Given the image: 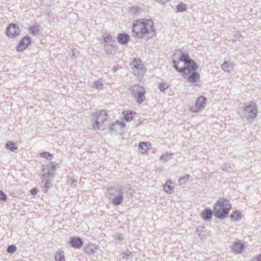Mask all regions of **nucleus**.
Segmentation results:
<instances>
[{
  "mask_svg": "<svg viewBox=\"0 0 261 261\" xmlns=\"http://www.w3.org/2000/svg\"><path fill=\"white\" fill-rule=\"evenodd\" d=\"M116 240H119V241H121L123 240V237L122 236V235L121 234H117L116 235Z\"/></svg>",
  "mask_w": 261,
  "mask_h": 261,
  "instance_id": "nucleus-45",
  "label": "nucleus"
},
{
  "mask_svg": "<svg viewBox=\"0 0 261 261\" xmlns=\"http://www.w3.org/2000/svg\"><path fill=\"white\" fill-rule=\"evenodd\" d=\"M16 250V247L13 244L10 245L8 246L7 251L10 254L14 253Z\"/></svg>",
  "mask_w": 261,
  "mask_h": 261,
  "instance_id": "nucleus-36",
  "label": "nucleus"
},
{
  "mask_svg": "<svg viewBox=\"0 0 261 261\" xmlns=\"http://www.w3.org/2000/svg\"><path fill=\"white\" fill-rule=\"evenodd\" d=\"M20 29L17 24L12 23L7 28L6 34L9 38L18 36L20 34Z\"/></svg>",
  "mask_w": 261,
  "mask_h": 261,
  "instance_id": "nucleus-9",
  "label": "nucleus"
},
{
  "mask_svg": "<svg viewBox=\"0 0 261 261\" xmlns=\"http://www.w3.org/2000/svg\"><path fill=\"white\" fill-rule=\"evenodd\" d=\"M68 243L71 247L80 249L83 246L84 241L83 239L79 237H71Z\"/></svg>",
  "mask_w": 261,
  "mask_h": 261,
  "instance_id": "nucleus-12",
  "label": "nucleus"
},
{
  "mask_svg": "<svg viewBox=\"0 0 261 261\" xmlns=\"http://www.w3.org/2000/svg\"><path fill=\"white\" fill-rule=\"evenodd\" d=\"M96 249V248L94 244L91 243H89L85 245L84 251L86 253L89 255H93L95 252Z\"/></svg>",
  "mask_w": 261,
  "mask_h": 261,
  "instance_id": "nucleus-17",
  "label": "nucleus"
},
{
  "mask_svg": "<svg viewBox=\"0 0 261 261\" xmlns=\"http://www.w3.org/2000/svg\"><path fill=\"white\" fill-rule=\"evenodd\" d=\"M103 87V84L99 81H96L94 82L93 87L96 89H101Z\"/></svg>",
  "mask_w": 261,
  "mask_h": 261,
  "instance_id": "nucleus-37",
  "label": "nucleus"
},
{
  "mask_svg": "<svg viewBox=\"0 0 261 261\" xmlns=\"http://www.w3.org/2000/svg\"><path fill=\"white\" fill-rule=\"evenodd\" d=\"M172 155V153H164L160 156V159L164 161L165 162H167V161L171 159Z\"/></svg>",
  "mask_w": 261,
  "mask_h": 261,
  "instance_id": "nucleus-35",
  "label": "nucleus"
},
{
  "mask_svg": "<svg viewBox=\"0 0 261 261\" xmlns=\"http://www.w3.org/2000/svg\"><path fill=\"white\" fill-rule=\"evenodd\" d=\"M231 204L226 198H220L214 207V211L209 208H205L201 213V217L205 222H210L213 215L217 218L223 220L227 217Z\"/></svg>",
  "mask_w": 261,
  "mask_h": 261,
  "instance_id": "nucleus-1",
  "label": "nucleus"
},
{
  "mask_svg": "<svg viewBox=\"0 0 261 261\" xmlns=\"http://www.w3.org/2000/svg\"><path fill=\"white\" fill-rule=\"evenodd\" d=\"M172 63L176 71L182 74L190 73L191 72L195 71L198 69L197 65L193 59L190 60L185 64L186 67H179L178 64L179 62H177L175 60H172Z\"/></svg>",
  "mask_w": 261,
  "mask_h": 261,
  "instance_id": "nucleus-5",
  "label": "nucleus"
},
{
  "mask_svg": "<svg viewBox=\"0 0 261 261\" xmlns=\"http://www.w3.org/2000/svg\"><path fill=\"white\" fill-rule=\"evenodd\" d=\"M245 248V245L241 242H236L230 246L231 251L234 254L241 253Z\"/></svg>",
  "mask_w": 261,
  "mask_h": 261,
  "instance_id": "nucleus-14",
  "label": "nucleus"
},
{
  "mask_svg": "<svg viewBox=\"0 0 261 261\" xmlns=\"http://www.w3.org/2000/svg\"><path fill=\"white\" fill-rule=\"evenodd\" d=\"M257 106L254 101L245 103L242 111L243 117L247 121H251L257 116Z\"/></svg>",
  "mask_w": 261,
  "mask_h": 261,
  "instance_id": "nucleus-4",
  "label": "nucleus"
},
{
  "mask_svg": "<svg viewBox=\"0 0 261 261\" xmlns=\"http://www.w3.org/2000/svg\"><path fill=\"white\" fill-rule=\"evenodd\" d=\"M31 37L29 35H26L19 41L18 45L16 47V50L18 52L24 50L31 43Z\"/></svg>",
  "mask_w": 261,
  "mask_h": 261,
  "instance_id": "nucleus-10",
  "label": "nucleus"
},
{
  "mask_svg": "<svg viewBox=\"0 0 261 261\" xmlns=\"http://www.w3.org/2000/svg\"><path fill=\"white\" fill-rule=\"evenodd\" d=\"M179 62H183L184 64L189 62L191 59L190 58L189 55L187 54L181 52L180 56L178 58Z\"/></svg>",
  "mask_w": 261,
  "mask_h": 261,
  "instance_id": "nucleus-26",
  "label": "nucleus"
},
{
  "mask_svg": "<svg viewBox=\"0 0 261 261\" xmlns=\"http://www.w3.org/2000/svg\"><path fill=\"white\" fill-rule=\"evenodd\" d=\"M135 114L136 113L133 111H124L123 112L124 119L127 122L130 121Z\"/></svg>",
  "mask_w": 261,
  "mask_h": 261,
  "instance_id": "nucleus-20",
  "label": "nucleus"
},
{
  "mask_svg": "<svg viewBox=\"0 0 261 261\" xmlns=\"http://www.w3.org/2000/svg\"><path fill=\"white\" fill-rule=\"evenodd\" d=\"M125 190L122 185L110 187L107 189V197L114 205H119L123 202Z\"/></svg>",
  "mask_w": 261,
  "mask_h": 261,
  "instance_id": "nucleus-3",
  "label": "nucleus"
},
{
  "mask_svg": "<svg viewBox=\"0 0 261 261\" xmlns=\"http://www.w3.org/2000/svg\"><path fill=\"white\" fill-rule=\"evenodd\" d=\"M38 191L37 189L36 188H34L30 191V193L32 195L35 196L38 193Z\"/></svg>",
  "mask_w": 261,
  "mask_h": 261,
  "instance_id": "nucleus-41",
  "label": "nucleus"
},
{
  "mask_svg": "<svg viewBox=\"0 0 261 261\" xmlns=\"http://www.w3.org/2000/svg\"><path fill=\"white\" fill-rule=\"evenodd\" d=\"M134 67L132 68L133 72L136 75H139L143 74L144 72V65L140 63V62H138L136 59L133 61Z\"/></svg>",
  "mask_w": 261,
  "mask_h": 261,
  "instance_id": "nucleus-11",
  "label": "nucleus"
},
{
  "mask_svg": "<svg viewBox=\"0 0 261 261\" xmlns=\"http://www.w3.org/2000/svg\"><path fill=\"white\" fill-rule=\"evenodd\" d=\"M116 39L120 44L126 45L129 42L130 37L126 33H119L117 36Z\"/></svg>",
  "mask_w": 261,
  "mask_h": 261,
  "instance_id": "nucleus-15",
  "label": "nucleus"
},
{
  "mask_svg": "<svg viewBox=\"0 0 261 261\" xmlns=\"http://www.w3.org/2000/svg\"><path fill=\"white\" fill-rule=\"evenodd\" d=\"M236 36H237V37H238L239 38H241V35L240 34H237V35Z\"/></svg>",
  "mask_w": 261,
  "mask_h": 261,
  "instance_id": "nucleus-47",
  "label": "nucleus"
},
{
  "mask_svg": "<svg viewBox=\"0 0 261 261\" xmlns=\"http://www.w3.org/2000/svg\"><path fill=\"white\" fill-rule=\"evenodd\" d=\"M41 158L46 159L47 160L50 161L54 158L53 154L48 152H42L40 154Z\"/></svg>",
  "mask_w": 261,
  "mask_h": 261,
  "instance_id": "nucleus-29",
  "label": "nucleus"
},
{
  "mask_svg": "<svg viewBox=\"0 0 261 261\" xmlns=\"http://www.w3.org/2000/svg\"><path fill=\"white\" fill-rule=\"evenodd\" d=\"M190 177V176L188 174L180 177L178 179V182H179L180 184H185L189 180Z\"/></svg>",
  "mask_w": 261,
  "mask_h": 261,
  "instance_id": "nucleus-34",
  "label": "nucleus"
},
{
  "mask_svg": "<svg viewBox=\"0 0 261 261\" xmlns=\"http://www.w3.org/2000/svg\"><path fill=\"white\" fill-rule=\"evenodd\" d=\"M250 261H261V254L254 256Z\"/></svg>",
  "mask_w": 261,
  "mask_h": 261,
  "instance_id": "nucleus-42",
  "label": "nucleus"
},
{
  "mask_svg": "<svg viewBox=\"0 0 261 261\" xmlns=\"http://www.w3.org/2000/svg\"><path fill=\"white\" fill-rule=\"evenodd\" d=\"M131 254V252L130 251H127V252H124L122 254V258L125 259V258H128V256Z\"/></svg>",
  "mask_w": 261,
  "mask_h": 261,
  "instance_id": "nucleus-43",
  "label": "nucleus"
},
{
  "mask_svg": "<svg viewBox=\"0 0 261 261\" xmlns=\"http://www.w3.org/2000/svg\"><path fill=\"white\" fill-rule=\"evenodd\" d=\"M77 181L74 178H72L70 180V185L73 186H75L77 185Z\"/></svg>",
  "mask_w": 261,
  "mask_h": 261,
  "instance_id": "nucleus-44",
  "label": "nucleus"
},
{
  "mask_svg": "<svg viewBox=\"0 0 261 261\" xmlns=\"http://www.w3.org/2000/svg\"><path fill=\"white\" fill-rule=\"evenodd\" d=\"M6 148L11 151H15L18 149V146L16 143L9 141L6 144Z\"/></svg>",
  "mask_w": 261,
  "mask_h": 261,
  "instance_id": "nucleus-24",
  "label": "nucleus"
},
{
  "mask_svg": "<svg viewBox=\"0 0 261 261\" xmlns=\"http://www.w3.org/2000/svg\"><path fill=\"white\" fill-rule=\"evenodd\" d=\"M125 126V124L124 122L117 120L111 124L109 129L111 133H112L113 132H118L121 130Z\"/></svg>",
  "mask_w": 261,
  "mask_h": 261,
  "instance_id": "nucleus-13",
  "label": "nucleus"
},
{
  "mask_svg": "<svg viewBox=\"0 0 261 261\" xmlns=\"http://www.w3.org/2000/svg\"><path fill=\"white\" fill-rule=\"evenodd\" d=\"M221 169L223 171H225L227 172H230L231 170V166L229 164H223L221 166Z\"/></svg>",
  "mask_w": 261,
  "mask_h": 261,
  "instance_id": "nucleus-39",
  "label": "nucleus"
},
{
  "mask_svg": "<svg viewBox=\"0 0 261 261\" xmlns=\"http://www.w3.org/2000/svg\"><path fill=\"white\" fill-rule=\"evenodd\" d=\"M172 182L170 180H168L164 186V190L168 193L171 194L173 192V187L171 186Z\"/></svg>",
  "mask_w": 261,
  "mask_h": 261,
  "instance_id": "nucleus-23",
  "label": "nucleus"
},
{
  "mask_svg": "<svg viewBox=\"0 0 261 261\" xmlns=\"http://www.w3.org/2000/svg\"><path fill=\"white\" fill-rule=\"evenodd\" d=\"M108 115L105 110L99 111L93 114L92 119V126L94 129H99L105 121L107 120Z\"/></svg>",
  "mask_w": 261,
  "mask_h": 261,
  "instance_id": "nucleus-6",
  "label": "nucleus"
},
{
  "mask_svg": "<svg viewBox=\"0 0 261 261\" xmlns=\"http://www.w3.org/2000/svg\"><path fill=\"white\" fill-rule=\"evenodd\" d=\"M102 37L103 41V44L112 43L113 42H115L113 37L110 34H108L107 35H103Z\"/></svg>",
  "mask_w": 261,
  "mask_h": 261,
  "instance_id": "nucleus-27",
  "label": "nucleus"
},
{
  "mask_svg": "<svg viewBox=\"0 0 261 261\" xmlns=\"http://www.w3.org/2000/svg\"><path fill=\"white\" fill-rule=\"evenodd\" d=\"M51 180H42V181H45L44 184V188L45 190H44V193H46L48 189L51 187V183L50 182Z\"/></svg>",
  "mask_w": 261,
  "mask_h": 261,
  "instance_id": "nucleus-33",
  "label": "nucleus"
},
{
  "mask_svg": "<svg viewBox=\"0 0 261 261\" xmlns=\"http://www.w3.org/2000/svg\"><path fill=\"white\" fill-rule=\"evenodd\" d=\"M221 68L226 72H230L232 70V66L230 65L228 62L225 61L221 65Z\"/></svg>",
  "mask_w": 261,
  "mask_h": 261,
  "instance_id": "nucleus-28",
  "label": "nucleus"
},
{
  "mask_svg": "<svg viewBox=\"0 0 261 261\" xmlns=\"http://www.w3.org/2000/svg\"><path fill=\"white\" fill-rule=\"evenodd\" d=\"M56 169V166L53 163H51L50 165H42V180H51L54 176Z\"/></svg>",
  "mask_w": 261,
  "mask_h": 261,
  "instance_id": "nucleus-8",
  "label": "nucleus"
},
{
  "mask_svg": "<svg viewBox=\"0 0 261 261\" xmlns=\"http://www.w3.org/2000/svg\"><path fill=\"white\" fill-rule=\"evenodd\" d=\"M7 199V195L3 191L0 190V200L6 201Z\"/></svg>",
  "mask_w": 261,
  "mask_h": 261,
  "instance_id": "nucleus-40",
  "label": "nucleus"
},
{
  "mask_svg": "<svg viewBox=\"0 0 261 261\" xmlns=\"http://www.w3.org/2000/svg\"><path fill=\"white\" fill-rule=\"evenodd\" d=\"M132 34L136 39H150L155 34L153 21L145 18L135 20L132 25Z\"/></svg>",
  "mask_w": 261,
  "mask_h": 261,
  "instance_id": "nucleus-2",
  "label": "nucleus"
},
{
  "mask_svg": "<svg viewBox=\"0 0 261 261\" xmlns=\"http://www.w3.org/2000/svg\"><path fill=\"white\" fill-rule=\"evenodd\" d=\"M29 30H30L31 33H32L34 35V34L38 33V32L39 31V29L38 26L33 25L30 28Z\"/></svg>",
  "mask_w": 261,
  "mask_h": 261,
  "instance_id": "nucleus-38",
  "label": "nucleus"
},
{
  "mask_svg": "<svg viewBox=\"0 0 261 261\" xmlns=\"http://www.w3.org/2000/svg\"><path fill=\"white\" fill-rule=\"evenodd\" d=\"M140 9L139 7L138 6H132L131 7H129V13L133 15H137Z\"/></svg>",
  "mask_w": 261,
  "mask_h": 261,
  "instance_id": "nucleus-32",
  "label": "nucleus"
},
{
  "mask_svg": "<svg viewBox=\"0 0 261 261\" xmlns=\"http://www.w3.org/2000/svg\"><path fill=\"white\" fill-rule=\"evenodd\" d=\"M169 86L168 83L161 82L159 84V89L160 91L165 92L169 88Z\"/></svg>",
  "mask_w": 261,
  "mask_h": 261,
  "instance_id": "nucleus-31",
  "label": "nucleus"
},
{
  "mask_svg": "<svg viewBox=\"0 0 261 261\" xmlns=\"http://www.w3.org/2000/svg\"><path fill=\"white\" fill-rule=\"evenodd\" d=\"M230 218L234 222H239L242 218V215L240 211L236 210L230 214Z\"/></svg>",
  "mask_w": 261,
  "mask_h": 261,
  "instance_id": "nucleus-22",
  "label": "nucleus"
},
{
  "mask_svg": "<svg viewBox=\"0 0 261 261\" xmlns=\"http://www.w3.org/2000/svg\"><path fill=\"white\" fill-rule=\"evenodd\" d=\"M129 90L138 104H141L145 101L146 90L144 87L134 85L129 87Z\"/></svg>",
  "mask_w": 261,
  "mask_h": 261,
  "instance_id": "nucleus-7",
  "label": "nucleus"
},
{
  "mask_svg": "<svg viewBox=\"0 0 261 261\" xmlns=\"http://www.w3.org/2000/svg\"><path fill=\"white\" fill-rule=\"evenodd\" d=\"M103 47L107 54H112L115 51V42L112 43L103 44Z\"/></svg>",
  "mask_w": 261,
  "mask_h": 261,
  "instance_id": "nucleus-21",
  "label": "nucleus"
},
{
  "mask_svg": "<svg viewBox=\"0 0 261 261\" xmlns=\"http://www.w3.org/2000/svg\"><path fill=\"white\" fill-rule=\"evenodd\" d=\"M206 101L207 98L205 97L202 96L199 97L195 102L196 108L200 110L203 109L206 105Z\"/></svg>",
  "mask_w": 261,
  "mask_h": 261,
  "instance_id": "nucleus-16",
  "label": "nucleus"
},
{
  "mask_svg": "<svg viewBox=\"0 0 261 261\" xmlns=\"http://www.w3.org/2000/svg\"><path fill=\"white\" fill-rule=\"evenodd\" d=\"M200 78V74L196 72L192 71L190 73V74L187 77V80L192 83L196 82L199 80Z\"/></svg>",
  "mask_w": 261,
  "mask_h": 261,
  "instance_id": "nucleus-19",
  "label": "nucleus"
},
{
  "mask_svg": "<svg viewBox=\"0 0 261 261\" xmlns=\"http://www.w3.org/2000/svg\"><path fill=\"white\" fill-rule=\"evenodd\" d=\"M160 4L163 5L167 3L169 0H156Z\"/></svg>",
  "mask_w": 261,
  "mask_h": 261,
  "instance_id": "nucleus-46",
  "label": "nucleus"
},
{
  "mask_svg": "<svg viewBox=\"0 0 261 261\" xmlns=\"http://www.w3.org/2000/svg\"><path fill=\"white\" fill-rule=\"evenodd\" d=\"M177 11L178 12H184L187 10V6L182 3H179L176 6Z\"/></svg>",
  "mask_w": 261,
  "mask_h": 261,
  "instance_id": "nucleus-30",
  "label": "nucleus"
},
{
  "mask_svg": "<svg viewBox=\"0 0 261 261\" xmlns=\"http://www.w3.org/2000/svg\"><path fill=\"white\" fill-rule=\"evenodd\" d=\"M151 144L147 142H142L139 144V150L142 153H145L149 149Z\"/></svg>",
  "mask_w": 261,
  "mask_h": 261,
  "instance_id": "nucleus-18",
  "label": "nucleus"
},
{
  "mask_svg": "<svg viewBox=\"0 0 261 261\" xmlns=\"http://www.w3.org/2000/svg\"><path fill=\"white\" fill-rule=\"evenodd\" d=\"M55 261H65V256L63 251L59 250L55 254Z\"/></svg>",
  "mask_w": 261,
  "mask_h": 261,
  "instance_id": "nucleus-25",
  "label": "nucleus"
}]
</instances>
